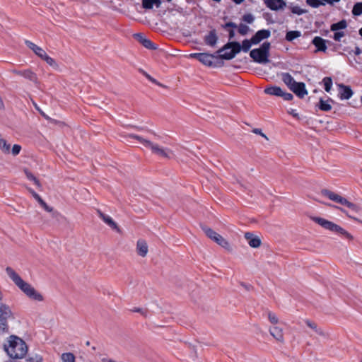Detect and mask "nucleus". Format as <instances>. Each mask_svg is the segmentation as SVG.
Wrapping results in <instances>:
<instances>
[{"mask_svg": "<svg viewBox=\"0 0 362 362\" xmlns=\"http://www.w3.org/2000/svg\"><path fill=\"white\" fill-rule=\"evenodd\" d=\"M347 26L346 21L345 20H341L337 23H334L331 25V30L336 31L338 30H341L346 28Z\"/></svg>", "mask_w": 362, "mask_h": 362, "instance_id": "30", "label": "nucleus"}, {"mask_svg": "<svg viewBox=\"0 0 362 362\" xmlns=\"http://www.w3.org/2000/svg\"><path fill=\"white\" fill-rule=\"evenodd\" d=\"M339 88V95L341 100H349L354 94L353 90L349 86H345L342 83L338 84Z\"/></svg>", "mask_w": 362, "mask_h": 362, "instance_id": "14", "label": "nucleus"}, {"mask_svg": "<svg viewBox=\"0 0 362 362\" xmlns=\"http://www.w3.org/2000/svg\"><path fill=\"white\" fill-rule=\"evenodd\" d=\"M243 21H245L247 23L251 24V23H252L254 22L255 17L251 13H247V14H245L243 16Z\"/></svg>", "mask_w": 362, "mask_h": 362, "instance_id": "41", "label": "nucleus"}, {"mask_svg": "<svg viewBox=\"0 0 362 362\" xmlns=\"http://www.w3.org/2000/svg\"><path fill=\"white\" fill-rule=\"evenodd\" d=\"M12 312L6 304H0V334H5L8 330V320L11 317Z\"/></svg>", "mask_w": 362, "mask_h": 362, "instance_id": "8", "label": "nucleus"}, {"mask_svg": "<svg viewBox=\"0 0 362 362\" xmlns=\"http://www.w3.org/2000/svg\"><path fill=\"white\" fill-rule=\"evenodd\" d=\"M134 37L141 44L143 40H145L146 37L141 33H136L134 35Z\"/></svg>", "mask_w": 362, "mask_h": 362, "instance_id": "49", "label": "nucleus"}, {"mask_svg": "<svg viewBox=\"0 0 362 362\" xmlns=\"http://www.w3.org/2000/svg\"><path fill=\"white\" fill-rule=\"evenodd\" d=\"M21 150V146L20 145L15 144L13 146L11 153L13 156H17L18 154H19Z\"/></svg>", "mask_w": 362, "mask_h": 362, "instance_id": "44", "label": "nucleus"}, {"mask_svg": "<svg viewBox=\"0 0 362 362\" xmlns=\"http://www.w3.org/2000/svg\"><path fill=\"white\" fill-rule=\"evenodd\" d=\"M235 37V32L233 29L228 30L229 40H232Z\"/></svg>", "mask_w": 362, "mask_h": 362, "instance_id": "56", "label": "nucleus"}, {"mask_svg": "<svg viewBox=\"0 0 362 362\" xmlns=\"http://www.w3.org/2000/svg\"><path fill=\"white\" fill-rule=\"evenodd\" d=\"M241 51L240 44L238 42H229L217 51L218 58L230 60Z\"/></svg>", "mask_w": 362, "mask_h": 362, "instance_id": "4", "label": "nucleus"}, {"mask_svg": "<svg viewBox=\"0 0 362 362\" xmlns=\"http://www.w3.org/2000/svg\"><path fill=\"white\" fill-rule=\"evenodd\" d=\"M300 35H301V33L300 31H298V30L288 31L286 33V40L288 42H291L292 40L300 37Z\"/></svg>", "mask_w": 362, "mask_h": 362, "instance_id": "31", "label": "nucleus"}, {"mask_svg": "<svg viewBox=\"0 0 362 362\" xmlns=\"http://www.w3.org/2000/svg\"><path fill=\"white\" fill-rule=\"evenodd\" d=\"M361 53V50L359 47H356L354 51L356 55H359Z\"/></svg>", "mask_w": 362, "mask_h": 362, "instance_id": "59", "label": "nucleus"}, {"mask_svg": "<svg viewBox=\"0 0 362 362\" xmlns=\"http://www.w3.org/2000/svg\"><path fill=\"white\" fill-rule=\"evenodd\" d=\"M60 359L62 362H75L76 361V357L74 355V354L71 352H66L63 353L61 356Z\"/></svg>", "mask_w": 362, "mask_h": 362, "instance_id": "28", "label": "nucleus"}, {"mask_svg": "<svg viewBox=\"0 0 362 362\" xmlns=\"http://www.w3.org/2000/svg\"><path fill=\"white\" fill-rule=\"evenodd\" d=\"M132 311L140 313L142 315L146 316V310L143 308H134Z\"/></svg>", "mask_w": 362, "mask_h": 362, "instance_id": "50", "label": "nucleus"}, {"mask_svg": "<svg viewBox=\"0 0 362 362\" xmlns=\"http://www.w3.org/2000/svg\"><path fill=\"white\" fill-rule=\"evenodd\" d=\"M264 4L272 11L284 9L286 6L284 0H263Z\"/></svg>", "mask_w": 362, "mask_h": 362, "instance_id": "11", "label": "nucleus"}, {"mask_svg": "<svg viewBox=\"0 0 362 362\" xmlns=\"http://www.w3.org/2000/svg\"><path fill=\"white\" fill-rule=\"evenodd\" d=\"M253 42H252V38L250 40H244L242 42V45H240L241 50H243L245 52H248Z\"/></svg>", "mask_w": 362, "mask_h": 362, "instance_id": "35", "label": "nucleus"}, {"mask_svg": "<svg viewBox=\"0 0 362 362\" xmlns=\"http://www.w3.org/2000/svg\"><path fill=\"white\" fill-rule=\"evenodd\" d=\"M333 232L346 238H351V235L344 228H329Z\"/></svg>", "mask_w": 362, "mask_h": 362, "instance_id": "29", "label": "nucleus"}, {"mask_svg": "<svg viewBox=\"0 0 362 362\" xmlns=\"http://www.w3.org/2000/svg\"><path fill=\"white\" fill-rule=\"evenodd\" d=\"M42 59L45 60L51 66H53L54 68L58 67V65L56 63L55 60L52 57H49L47 54H45V55L42 57Z\"/></svg>", "mask_w": 362, "mask_h": 362, "instance_id": "38", "label": "nucleus"}, {"mask_svg": "<svg viewBox=\"0 0 362 362\" xmlns=\"http://www.w3.org/2000/svg\"><path fill=\"white\" fill-rule=\"evenodd\" d=\"M238 27V26L237 25V24L233 22H228L225 25H223V28L226 30H228V28H237Z\"/></svg>", "mask_w": 362, "mask_h": 362, "instance_id": "46", "label": "nucleus"}, {"mask_svg": "<svg viewBox=\"0 0 362 362\" xmlns=\"http://www.w3.org/2000/svg\"><path fill=\"white\" fill-rule=\"evenodd\" d=\"M344 36V32H336L334 35L333 39L335 41H340L341 38Z\"/></svg>", "mask_w": 362, "mask_h": 362, "instance_id": "47", "label": "nucleus"}, {"mask_svg": "<svg viewBox=\"0 0 362 362\" xmlns=\"http://www.w3.org/2000/svg\"><path fill=\"white\" fill-rule=\"evenodd\" d=\"M24 173L26 175V177L30 180V181H33L34 182V184L38 187V188H41L42 187V185L41 183L40 182L39 180L31 173L27 169H25L24 170Z\"/></svg>", "mask_w": 362, "mask_h": 362, "instance_id": "27", "label": "nucleus"}, {"mask_svg": "<svg viewBox=\"0 0 362 362\" xmlns=\"http://www.w3.org/2000/svg\"><path fill=\"white\" fill-rule=\"evenodd\" d=\"M141 45L148 49L155 50L158 49V46L147 38L143 40Z\"/></svg>", "mask_w": 362, "mask_h": 362, "instance_id": "32", "label": "nucleus"}, {"mask_svg": "<svg viewBox=\"0 0 362 362\" xmlns=\"http://www.w3.org/2000/svg\"><path fill=\"white\" fill-rule=\"evenodd\" d=\"M252 132L256 134H259L261 135L262 137L265 138V139L268 140V137L264 134L262 133V130L260 129H254L252 130Z\"/></svg>", "mask_w": 362, "mask_h": 362, "instance_id": "48", "label": "nucleus"}, {"mask_svg": "<svg viewBox=\"0 0 362 362\" xmlns=\"http://www.w3.org/2000/svg\"><path fill=\"white\" fill-rule=\"evenodd\" d=\"M322 2L325 4H328L330 5H333L334 3H338L340 0H322Z\"/></svg>", "mask_w": 362, "mask_h": 362, "instance_id": "52", "label": "nucleus"}, {"mask_svg": "<svg viewBox=\"0 0 362 362\" xmlns=\"http://www.w3.org/2000/svg\"><path fill=\"white\" fill-rule=\"evenodd\" d=\"M298 97L303 98L305 95L308 94V91L305 88V85L303 82H296L290 88Z\"/></svg>", "mask_w": 362, "mask_h": 362, "instance_id": "12", "label": "nucleus"}, {"mask_svg": "<svg viewBox=\"0 0 362 362\" xmlns=\"http://www.w3.org/2000/svg\"><path fill=\"white\" fill-rule=\"evenodd\" d=\"M329 102L334 103L333 100H332L331 98H329L326 101L324 100L322 98H320L319 101V108L322 111H329L332 109V106L329 103Z\"/></svg>", "mask_w": 362, "mask_h": 362, "instance_id": "26", "label": "nucleus"}, {"mask_svg": "<svg viewBox=\"0 0 362 362\" xmlns=\"http://www.w3.org/2000/svg\"><path fill=\"white\" fill-rule=\"evenodd\" d=\"M281 76L282 81L289 88L296 83L292 76L288 73H283Z\"/></svg>", "mask_w": 362, "mask_h": 362, "instance_id": "25", "label": "nucleus"}, {"mask_svg": "<svg viewBox=\"0 0 362 362\" xmlns=\"http://www.w3.org/2000/svg\"><path fill=\"white\" fill-rule=\"evenodd\" d=\"M285 100H291L293 98V95L289 93H286L283 90V93L281 95Z\"/></svg>", "mask_w": 362, "mask_h": 362, "instance_id": "45", "label": "nucleus"}, {"mask_svg": "<svg viewBox=\"0 0 362 362\" xmlns=\"http://www.w3.org/2000/svg\"><path fill=\"white\" fill-rule=\"evenodd\" d=\"M306 3L308 5L313 8H317L320 5H325V3L322 2V0H306Z\"/></svg>", "mask_w": 362, "mask_h": 362, "instance_id": "39", "label": "nucleus"}, {"mask_svg": "<svg viewBox=\"0 0 362 362\" xmlns=\"http://www.w3.org/2000/svg\"><path fill=\"white\" fill-rule=\"evenodd\" d=\"M190 57L197 59L203 64L211 66L213 64V59L216 57L214 54L208 53H192L189 55Z\"/></svg>", "mask_w": 362, "mask_h": 362, "instance_id": "9", "label": "nucleus"}, {"mask_svg": "<svg viewBox=\"0 0 362 362\" xmlns=\"http://www.w3.org/2000/svg\"><path fill=\"white\" fill-rule=\"evenodd\" d=\"M150 81H151L152 83L159 86H161V87H163V88H165V86L161 84L160 83H159L157 80H156L154 78H151V79L150 80Z\"/></svg>", "mask_w": 362, "mask_h": 362, "instance_id": "55", "label": "nucleus"}, {"mask_svg": "<svg viewBox=\"0 0 362 362\" xmlns=\"http://www.w3.org/2000/svg\"><path fill=\"white\" fill-rule=\"evenodd\" d=\"M357 221V223L358 224H362V221L361 220H358V219H356Z\"/></svg>", "mask_w": 362, "mask_h": 362, "instance_id": "63", "label": "nucleus"}, {"mask_svg": "<svg viewBox=\"0 0 362 362\" xmlns=\"http://www.w3.org/2000/svg\"><path fill=\"white\" fill-rule=\"evenodd\" d=\"M323 83L325 86V90L327 92H329L332 86V80L330 77H325L323 78Z\"/></svg>", "mask_w": 362, "mask_h": 362, "instance_id": "36", "label": "nucleus"}, {"mask_svg": "<svg viewBox=\"0 0 362 362\" xmlns=\"http://www.w3.org/2000/svg\"><path fill=\"white\" fill-rule=\"evenodd\" d=\"M326 41L321 37L316 36L313 38L312 43L316 47V52H325L327 50Z\"/></svg>", "mask_w": 362, "mask_h": 362, "instance_id": "18", "label": "nucleus"}, {"mask_svg": "<svg viewBox=\"0 0 362 362\" xmlns=\"http://www.w3.org/2000/svg\"><path fill=\"white\" fill-rule=\"evenodd\" d=\"M309 218L313 221L314 223L320 225L321 226H337L336 224L326 221L325 219L317 217V216H309Z\"/></svg>", "mask_w": 362, "mask_h": 362, "instance_id": "21", "label": "nucleus"}, {"mask_svg": "<svg viewBox=\"0 0 362 362\" xmlns=\"http://www.w3.org/2000/svg\"><path fill=\"white\" fill-rule=\"evenodd\" d=\"M271 44L269 42H264L259 48L250 51V57L259 64H267L269 62V49Z\"/></svg>", "mask_w": 362, "mask_h": 362, "instance_id": "5", "label": "nucleus"}, {"mask_svg": "<svg viewBox=\"0 0 362 362\" xmlns=\"http://www.w3.org/2000/svg\"><path fill=\"white\" fill-rule=\"evenodd\" d=\"M25 43L31 50L33 51V52L36 55H37L41 59H42V57L45 55V54H46L45 51L40 47L35 45V43H33L29 40H25Z\"/></svg>", "mask_w": 362, "mask_h": 362, "instance_id": "19", "label": "nucleus"}, {"mask_svg": "<svg viewBox=\"0 0 362 362\" xmlns=\"http://www.w3.org/2000/svg\"><path fill=\"white\" fill-rule=\"evenodd\" d=\"M243 224H245V225H247V224H259V221L256 218H250L247 222L244 223Z\"/></svg>", "mask_w": 362, "mask_h": 362, "instance_id": "51", "label": "nucleus"}, {"mask_svg": "<svg viewBox=\"0 0 362 362\" xmlns=\"http://www.w3.org/2000/svg\"><path fill=\"white\" fill-rule=\"evenodd\" d=\"M236 4H240L244 1V0H233Z\"/></svg>", "mask_w": 362, "mask_h": 362, "instance_id": "62", "label": "nucleus"}, {"mask_svg": "<svg viewBox=\"0 0 362 362\" xmlns=\"http://www.w3.org/2000/svg\"><path fill=\"white\" fill-rule=\"evenodd\" d=\"M161 4L160 0H142V6L146 9H151L153 5L159 8Z\"/></svg>", "mask_w": 362, "mask_h": 362, "instance_id": "24", "label": "nucleus"}, {"mask_svg": "<svg viewBox=\"0 0 362 362\" xmlns=\"http://www.w3.org/2000/svg\"><path fill=\"white\" fill-rule=\"evenodd\" d=\"M37 201V202L40 204L41 203L43 204V199L39 196V194H37V195H35V197H34Z\"/></svg>", "mask_w": 362, "mask_h": 362, "instance_id": "57", "label": "nucleus"}, {"mask_svg": "<svg viewBox=\"0 0 362 362\" xmlns=\"http://www.w3.org/2000/svg\"><path fill=\"white\" fill-rule=\"evenodd\" d=\"M270 35L271 33L269 30H260L252 37V42H253V45H257L262 40L268 38Z\"/></svg>", "mask_w": 362, "mask_h": 362, "instance_id": "15", "label": "nucleus"}, {"mask_svg": "<svg viewBox=\"0 0 362 362\" xmlns=\"http://www.w3.org/2000/svg\"><path fill=\"white\" fill-rule=\"evenodd\" d=\"M7 354L13 358H22L28 352V346L25 341L15 335L8 337L4 345Z\"/></svg>", "mask_w": 362, "mask_h": 362, "instance_id": "2", "label": "nucleus"}, {"mask_svg": "<svg viewBox=\"0 0 362 362\" xmlns=\"http://www.w3.org/2000/svg\"><path fill=\"white\" fill-rule=\"evenodd\" d=\"M97 213H98L99 217L101 219H103V221H104V223L105 224L109 225L110 226H117L116 223L112 220V218L110 216L103 214V212H101L99 210L97 211Z\"/></svg>", "mask_w": 362, "mask_h": 362, "instance_id": "23", "label": "nucleus"}, {"mask_svg": "<svg viewBox=\"0 0 362 362\" xmlns=\"http://www.w3.org/2000/svg\"><path fill=\"white\" fill-rule=\"evenodd\" d=\"M359 34L362 36V28L359 30Z\"/></svg>", "mask_w": 362, "mask_h": 362, "instance_id": "64", "label": "nucleus"}, {"mask_svg": "<svg viewBox=\"0 0 362 362\" xmlns=\"http://www.w3.org/2000/svg\"><path fill=\"white\" fill-rule=\"evenodd\" d=\"M14 74L22 76L25 77V78L29 79L30 81L37 83V77L35 73H33L31 70L27 69L24 71H17V70H13L12 71Z\"/></svg>", "mask_w": 362, "mask_h": 362, "instance_id": "16", "label": "nucleus"}, {"mask_svg": "<svg viewBox=\"0 0 362 362\" xmlns=\"http://www.w3.org/2000/svg\"><path fill=\"white\" fill-rule=\"evenodd\" d=\"M142 74L146 76V78L147 79H148L149 81L151 79L152 76H151L148 73H146V71H142Z\"/></svg>", "mask_w": 362, "mask_h": 362, "instance_id": "60", "label": "nucleus"}, {"mask_svg": "<svg viewBox=\"0 0 362 362\" xmlns=\"http://www.w3.org/2000/svg\"><path fill=\"white\" fill-rule=\"evenodd\" d=\"M238 33L242 35H245L250 30V28L243 23H240L238 27Z\"/></svg>", "mask_w": 362, "mask_h": 362, "instance_id": "37", "label": "nucleus"}, {"mask_svg": "<svg viewBox=\"0 0 362 362\" xmlns=\"http://www.w3.org/2000/svg\"><path fill=\"white\" fill-rule=\"evenodd\" d=\"M290 8H291V12L293 13L297 14V15H302V14L305 13L307 12L306 10L303 9V8H300L298 6H291Z\"/></svg>", "mask_w": 362, "mask_h": 362, "instance_id": "40", "label": "nucleus"}, {"mask_svg": "<svg viewBox=\"0 0 362 362\" xmlns=\"http://www.w3.org/2000/svg\"><path fill=\"white\" fill-rule=\"evenodd\" d=\"M128 137L138 140L144 146L150 148L153 153L160 157L170 159L173 156V152L170 148H163L158 144L153 143L140 136L129 134Z\"/></svg>", "mask_w": 362, "mask_h": 362, "instance_id": "3", "label": "nucleus"}, {"mask_svg": "<svg viewBox=\"0 0 362 362\" xmlns=\"http://www.w3.org/2000/svg\"><path fill=\"white\" fill-rule=\"evenodd\" d=\"M4 107V105L3 100H2L1 98L0 97V109H3Z\"/></svg>", "mask_w": 362, "mask_h": 362, "instance_id": "61", "label": "nucleus"}, {"mask_svg": "<svg viewBox=\"0 0 362 362\" xmlns=\"http://www.w3.org/2000/svg\"><path fill=\"white\" fill-rule=\"evenodd\" d=\"M6 273L13 284L31 300L37 303L44 300L43 295L28 282L24 281L12 268H6Z\"/></svg>", "mask_w": 362, "mask_h": 362, "instance_id": "1", "label": "nucleus"}, {"mask_svg": "<svg viewBox=\"0 0 362 362\" xmlns=\"http://www.w3.org/2000/svg\"><path fill=\"white\" fill-rule=\"evenodd\" d=\"M218 40V37L215 30L209 32V33L205 36L204 42L206 45L210 46H214Z\"/></svg>", "mask_w": 362, "mask_h": 362, "instance_id": "20", "label": "nucleus"}, {"mask_svg": "<svg viewBox=\"0 0 362 362\" xmlns=\"http://www.w3.org/2000/svg\"><path fill=\"white\" fill-rule=\"evenodd\" d=\"M269 332L271 335L277 341L280 342H284V338L282 328L274 325L270 327Z\"/></svg>", "mask_w": 362, "mask_h": 362, "instance_id": "17", "label": "nucleus"}, {"mask_svg": "<svg viewBox=\"0 0 362 362\" xmlns=\"http://www.w3.org/2000/svg\"><path fill=\"white\" fill-rule=\"evenodd\" d=\"M204 234L211 240L214 241L218 245L228 252L232 251V247L229 243L221 235L216 233L213 228H202Z\"/></svg>", "mask_w": 362, "mask_h": 362, "instance_id": "7", "label": "nucleus"}, {"mask_svg": "<svg viewBox=\"0 0 362 362\" xmlns=\"http://www.w3.org/2000/svg\"><path fill=\"white\" fill-rule=\"evenodd\" d=\"M28 192L33 195V197H35V195H37V194L31 188H28Z\"/></svg>", "mask_w": 362, "mask_h": 362, "instance_id": "58", "label": "nucleus"}, {"mask_svg": "<svg viewBox=\"0 0 362 362\" xmlns=\"http://www.w3.org/2000/svg\"><path fill=\"white\" fill-rule=\"evenodd\" d=\"M245 240H247V244L252 248H258L260 247L262 244L261 238L252 233H245L244 235Z\"/></svg>", "mask_w": 362, "mask_h": 362, "instance_id": "10", "label": "nucleus"}, {"mask_svg": "<svg viewBox=\"0 0 362 362\" xmlns=\"http://www.w3.org/2000/svg\"><path fill=\"white\" fill-rule=\"evenodd\" d=\"M268 318H269L270 322H272V324L276 325L279 322L278 318L274 313H269L268 314Z\"/></svg>", "mask_w": 362, "mask_h": 362, "instance_id": "43", "label": "nucleus"}, {"mask_svg": "<svg viewBox=\"0 0 362 362\" xmlns=\"http://www.w3.org/2000/svg\"><path fill=\"white\" fill-rule=\"evenodd\" d=\"M264 93L271 95L280 96L283 93V90L278 86H270L264 89Z\"/></svg>", "mask_w": 362, "mask_h": 362, "instance_id": "22", "label": "nucleus"}, {"mask_svg": "<svg viewBox=\"0 0 362 362\" xmlns=\"http://www.w3.org/2000/svg\"><path fill=\"white\" fill-rule=\"evenodd\" d=\"M28 362H41V358L36 356L35 358H30L28 360Z\"/></svg>", "mask_w": 362, "mask_h": 362, "instance_id": "53", "label": "nucleus"}, {"mask_svg": "<svg viewBox=\"0 0 362 362\" xmlns=\"http://www.w3.org/2000/svg\"><path fill=\"white\" fill-rule=\"evenodd\" d=\"M306 324H307V325H308L309 327H310V328H312L313 329H314V330H315L317 334H322V330H321V329H318V328L317 327V325H316L315 323L311 322L310 321H308H308H306Z\"/></svg>", "mask_w": 362, "mask_h": 362, "instance_id": "42", "label": "nucleus"}, {"mask_svg": "<svg viewBox=\"0 0 362 362\" xmlns=\"http://www.w3.org/2000/svg\"><path fill=\"white\" fill-rule=\"evenodd\" d=\"M136 254L141 257H145L148 252V246L146 240L143 239L138 240L136 246Z\"/></svg>", "mask_w": 362, "mask_h": 362, "instance_id": "13", "label": "nucleus"}, {"mask_svg": "<svg viewBox=\"0 0 362 362\" xmlns=\"http://www.w3.org/2000/svg\"><path fill=\"white\" fill-rule=\"evenodd\" d=\"M0 149L4 153H10V144L4 139H0Z\"/></svg>", "mask_w": 362, "mask_h": 362, "instance_id": "33", "label": "nucleus"}, {"mask_svg": "<svg viewBox=\"0 0 362 362\" xmlns=\"http://www.w3.org/2000/svg\"><path fill=\"white\" fill-rule=\"evenodd\" d=\"M321 194L323 196L327 197L328 199H329L330 200H332L336 203H338L343 206H347L349 209H351L352 211H358L359 209V207L356 204H355L352 202H350L346 198L341 197V195H339L338 194H336L335 192H334L331 190H329L327 189H323L321 191Z\"/></svg>", "mask_w": 362, "mask_h": 362, "instance_id": "6", "label": "nucleus"}, {"mask_svg": "<svg viewBox=\"0 0 362 362\" xmlns=\"http://www.w3.org/2000/svg\"><path fill=\"white\" fill-rule=\"evenodd\" d=\"M352 13L354 16H360L362 14V2H358L354 4Z\"/></svg>", "mask_w": 362, "mask_h": 362, "instance_id": "34", "label": "nucleus"}, {"mask_svg": "<svg viewBox=\"0 0 362 362\" xmlns=\"http://www.w3.org/2000/svg\"><path fill=\"white\" fill-rule=\"evenodd\" d=\"M40 206L42 207H43L47 211H52V208H50L44 201H43V204L42 203L40 204Z\"/></svg>", "mask_w": 362, "mask_h": 362, "instance_id": "54", "label": "nucleus"}]
</instances>
